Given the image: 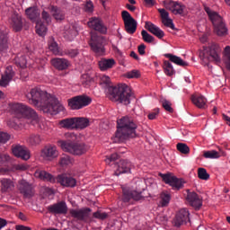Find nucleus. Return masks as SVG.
Instances as JSON below:
<instances>
[{"mask_svg": "<svg viewBox=\"0 0 230 230\" xmlns=\"http://www.w3.org/2000/svg\"><path fill=\"white\" fill-rule=\"evenodd\" d=\"M31 105L40 107L43 112L48 114H58L64 111V106L60 104L58 99L42 91L40 88H32L26 95Z\"/></svg>", "mask_w": 230, "mask_h": 230, "instance_id": "f257e3e1", "label": "nucleus"}, {"mask_svg": "<svg viewBox=\"0 0 230 230\" xmlns=\"http://www.w3.org/2000/svg\"><path fill=\"white\" fill-rule=\"evenodd\" d=\"M137 121L132 117L124 116L117 120V131L114 143H121L128 137H137Z\"/></svg>", "mask_w": 230, "mask_h": 230, "instance_id": "f03ea898", "label": "nucleus"}, {"mask_svg": "<svg viewBox=\"0 0 230 230\" xmlns=\"http://www.w3.org/2000/svg\"><path fill=\"white\" fill-rule=\"evenodd\" d=\"M108 94L111 102H119L124 105H129L132 98V91L127 84L108 87Z\"/></svg>", "mask_w": 230, "mask_h": 230, "instance_id": "7ed1b4c3", "label": "nucleus"}, {"mask_svg": "<svg viewBox=\"0 0 230 230\" xmlns=\"http://www.w3.org/2000/svg\"><path fill=\"white\" fill-rule=\"evenodd\" d=\"M12 112L14 115V118L18 119H22L25 118L26 119H30L31 123L35 127V125H39V115L35 111V110L26 106L23 103H14L12 105Z\"/></svg>", "mask_w": 230, "mask_h": 230, "instance_id": "20e7f679", "label": "nucleus"}, {"mask_svg": "<svg viewBox=\"0 0 230 230\" xmlns=\"http://www.w3.org/2000/svg\"><path fill=\"white\" fill-rule=\"evenodd\" d=\"M205 12L208 13L209 20L214 26V32L217 33L218 37H226L228 30L224 22V18H222L218 13L209 9V7H205Z\"/></svg>", "mask_w": 230, "mask_h": 230, "instance_id": "39448f33", "label": "nucleus"}, {"mask_svg": "<svg viewBox=\"0 0 230 230\" xmlns=\"http://www.w3.org/2000/svg\"><path fill=\"white\" fill-rule=\"evenodd\" d=\"M58 145L64 152H68L72 155H84L89 149L84 143H75L69 140H60Z\"/></svg>", "mask_w": 230, "mask_h": 230, "instance_id": "423d86ee", "label": "nucleus"}, {"mask_svg": "<svg viewBox=\"0 0 230 230\" xmlns=\"http://www.w3.org/2000/svg\"><path fill=\"white\" fill-rule=\"evenodd\" d=\"M90 48L97 55H103L105 49L103 44H105V37L99 35L96 32H92L91 40L89 41Z\"/></svg>", "mask_w": 230, "mask_h": 230, "instance_id": "0eeeda50", "label": "nucleus"}, {"mask_svg": "<svg viewBox=\"0 0 230 230\" xmlns=\"http://www.w3.org/2000/svg\"><path fill=\"white\" fill-rule=\"evenodd\" d=\"M91 98L85 95H77L71 99H68V107L72 109V111H79V109H84V107H87V105H91Z\"/></svg>", "mask_w": 230, "mask_h": 230, "instance_id": "6e6552de", "label": "nucleus"}, {"mask_svg": "<svg viewBox=\"0 0 230 230\" xmlns=\"http://www.w3.org/2000/svg\"><path fill=\"white\" fill-rule=\"evenodd\" d=\"M145 191V189L142 190H132L128 187H123L122 188V202L125 204H128L130 202V200H141L143 199V193Z\"/></svg>", "mask_w": 230, "mask_h": 230, "instance_id": "1a4fd4ad", "label": "nucleus"}, {"mask_svg": "<svg viewBox=\"0 0 230 230\" xmlns=\"http://www.w3.org/2000/svg\"><path fill=\"white\" fill-rule=\"evenodd\" d=\"M121 17L127 33H129V35L136 33V30H137V22L132 17V15H130V13H128V11H122Z\"/></svg>", "mask_w": 230, "mask_h": 230, "instance_id": "9d476101", "label": "nucleus"}, {"mask_svg": "<svg viewBox=\"0 0 230 230\" xmlns=\"http://www.w3.org/2000/svg\"><path fill=\"white\" fill-rule=\"evenodd\" d=\"M160 177L163 179L165 184H169V186H172L173 190H181V188H183L184 186V180L177 178L172 173H160Z\"/></svg>", "mask_w": 230, "mask_h": 230, "instance_id": "9b49d317", "label": "nucleus"}, {"mask_svg": "<svg viewBox=\"0 0 230 230\" xmlns=\"http://www.w3.org/2000/svg\"><path fill=\"white\" fill-rule=\"evenodd\" d=\"M218 53H220V46L217 43H212L209 47V56L206 55L204 52L200 53L199 56L202 57L203 60L218 64V62H220V56H218Z\"/></svg>", "mask_w": 230, "mask_h": 230, "instance_id": "f8f14e48", "label": "nucleus"}, {"mask_svg": "<svg viewBox=\"0 0 230 230\" xmlns=\"http://www.w3.org/2000/svg\"><path fill=\"white\" fill-rule=\"evenodd\" d=\"M18 190L22 195L23 199H31V197L35 195L33 186L30 182L26 181V180H22L19 181Z\"/></svg>", "mask_w": 230, "mask_h": 230, "instance_id": "ddd939ff", "label": "nucleus"}, {"mask_svg": "<svg viewBox=\"0 0 230 230\" xmlns=\"http://www.w3.org/2000/svg\"><path fill=\"white\" fill-rule=\"evenodd\" d=\"M187 222H190V211L186 208H181L172 220V225L174 227H181V226H184Z\"/></svg>", "mask_w": 230, "mask_h": 230, "instance_id": "4468645a", "label": "nucleus"}, {"mask_svg": "<svg viewBox=\"0 0 230 230\" xmlns=\"http://www.w3.org/2000/svg\"><path fill=\"white\" fill-rule=\"evenodd\" d=\"M90 214H91L90 208H84L80 209L70 210L71 217H73V218H76L77 220H80L81 222H87V219L89 218Z\"/></svg>", "mask_w": 230, "mask_h": 230, "instance_id": "2eb2a0df", "label": "nucleus"}, {"mask_svg": "<svg viewBox=\"0 0 230 230\" xmlns=\"http://www.w3.org/2000/svg\"><path fill=\"white\" fill-rule=\"evenodd\" d=\"M164 4L166 8V10H170L172 13L175 15H182L184 13V5L178 2H173L172 0H165L164 2Z\"/></svg>", "mask_w": 230, "mask_h": 230, "instance_id": "dca6fc26", "label": "nucleus"}, {"mask_svg": "<svg viewBox=\"0 0 230 230\" xmlns=\"http://www.w3.org/2000/svg\"><path fill=\"white\" fill-rule=\"evenodd\" d=\"M186 200L189 205L191 206V208H194L195 209H199V208H202V198L197 194L195 191H188L186 196Z\"/></svg>", "mask_w": 230, "mask_h": 230, "instance_id": "f3484780", "label": "nucleus"}, {"mask_svg": "<svg viewBox=\"0 0 230 230\" xmlns=\"http://www.w3.org/2000/svg\"><path fill=\"white\" fill-rule=\"evenodd\" d=\"M47 209L52 215H66L67 213V205L65 201H59L56 204L49 205Z\"/></svg>", "mask_w": 230, "mask_h": 230, "instance_id": "a211bd4d", "label": "nucleus"}, {"mask_svg": "<svg viewBox=\"0 0 230 230\" xmlns=\"http://www.w3.org/2000/svg\"><path fill=\"white\" fill-rule=\"evenodd\" d=\"M87 24L92 30H94V31H98L102 35L107 33V27L103 24V22L98 18H91Z\"/></svg>", "mask_w": 230, "mask_h": 230, "instance_id": "6ab92c4d", "label": "nucleus"}, {"mask_svg": "<svg viewBox=\"0 0 230 230\" xmlns=\"http://www.w3.org/2000/svg\"><path fill=\"white\" fill-rule=\"evenodd\" d=\"M56 181L66 188H75L76 186V180L71 176H67V174H59Z\"/></svg>", "mask_w": 230, "mask_h": 230, "instance_id": "aec40b11", "label": "nucleus"}, {"mask_svg": "<svg viewBox=\"0 0 230 230\" xmlns=\"http://www.w3.org/2000/svg\"><path fill=\"white\" fill-rule=\"evenodd\" d=\"M51 65L58 71H66L71 66V63L64 58H55L51 59Z\"/></svg>", "mask_w": 230, "mask_h": 230, "instance_id": "412c9836", "label": "nucleus"}, {"mask_svg": "<svg viewBox=\"0 0 230 230\" xmlns=\"http://www.w3.org/2000/svg\"><path fill=\"white\" fill-rule=\"evenodd\" d=\"M115 175H121V173H130V162L128 160H120L118 164H115Z\"/></svg>", "mask_w": 230, "mask_h": 230, "instance_id": "4be33fe9", "label": "nucleus"}, {"mask_svg": "<svg viewBox=\"0 0 230 230\" xmlns=\"http://www.w3.org/2000/svg\"><path fill=\"white\" fill-rule=\"evenodd\" d=\"M15 73L13 72V69L12 66H7L5 68L4 73L2 75V77L0 79V85L1 87H6L10 82H12V78H13Z\"/></svg>", "mask_w": 230, "mask_h": 230, "instance_id": "5701e85b", "label": "nucleus"}, {"mask_svg": "<svg viewBox=\"0 0 230 230\" xmlns=\"http://www.w3.org/2000/svg\"><path fill=\"white\" fill-rule=\"evenodd\" d=\"M41 155L51 161V159L58 157V150H57L55 146H47L42 149Z\"/></svg>", "mask_w": 230, "mask_h": 230, "instance_id": "b1692460", "label": "nucleus"}, {"mask_svg": "<svg viewBox=\"0 0 230 230\" xmlns=\"http://www.w3.org/2000/svg\"><path fill=\"white\" fill-rule=\"evenodd\" d=\"M13 154L15 155V157H20L23 161H28V159L31 157L30 150L22 146H14L13 148Z\"/></svg>", "mask_w": 230, "mask_h": 230, "instance_id": "393cba45", "label": "nucleus"}, {"mask_svg": "<svg viewBox=\"0 0 230 230\" xmlns=\"http://www.w3.org/2000/svg\"><path fill=\"white\" fill-rule=\"evenodd\" d=\"M11 28L15 32H19L22 31V26H24V22H22V18L19 14H13L11 18V22H9Z\"/></svg>", "mask_w": 230, "mask_h": 230, "instance_id": "a878e982", "label": "nucleus"}, {"mask_svg": "<svg viewBox=\"0 0 230 230\" xmlns=\"http://www.w3.org/2000/svg\"><path fill=\"white\" fill-rule=\"evenodd\" d=\"M145 28L146 30H148L150 33L155 35V37H157V39H163V37H164V31L151 22H146Z\"/></svg>", "mask_w": 230, "mask_h": 230, "instance_id": "bb28decb", "label": "nucleus"}, {"mask_svg": "<svg viewBox=\"0 0 230 230\" xmlns=\"http://www.w3.org/2000/svg\"><path fill=\"white\" fill-rule=\"evenodd\" d=\"M190 100L198 109H206V103H208V100L202 94L194 93L191 95Z\"/></svg>", "mask_w": 230, "mask_h": 230, "instance_id": "cd10ccee", "label": "nucleus"}, {"mask_svg": "<svg viewBox=\"0 0 230 230\" xmlns=\"http://www.w3.org/2000/svg\"><path fill=\"white\" fill-rule=\"evenodd\" d=\"M116 66V60L114 58H102L99 61V68L101 71H109Z\"/></svg>", "mask_w": 230, "mask_h": 230, "instance_id": "c85d7f7f", "label": "nucleus"}, {"mask_svg": "<svg viewBox=\"0 0 230 230\" xmlns=\"http://www.w3.org/2000/svg\"><path fill=\"white\" fill-rule=\"evenodd\" d=\"M35 177H38V179H40L41 181H44L45 182H55L57 179L51 173L42 171V170H38L34 173Z\"/></svg>", "mask_w": 230, "mask_h": 230, "instance_id": "c756f323", "label": "nucleus"}, {"mask_svg": "<svg viewBox=\"0 0 230 230\" xmlns=\"http://www.w3.org/2000/svg\"><path fill=\"white\" fill-rule=\"evenodd\" d=\"M25 14L32 22H37L40 17V11L36 6L29 7L25 10Z\"/></svg>", "mask_w": 230, "mask_h": 230, "instance_id": "7c9ffc66", "label": "nucleus"}, {"mask_svg": "<svg viewBox=\"0 0 230 230\" xmlns=\"http://www.w3.org/2000/svg\"><path fill=\"white\" fill-rule=\"evenodd\" d=\"M164 57H165V58H168L170 62H172V64H176V66H180L181 67H188L189 66L188 62L182 60V58L173 54L167 53L164 54Z\"/></svg>", "mask_w": 230, "mask_h": 230, "instance_id": "2f4dec72", "label": "nucleus"}, {"mask_svg": "<svg viewBox=\"0 0 230 230\" xmlns=\"http://www.w3.org/2000/svg\"><path fill=\"white\" fill-rule=\"evenodd\" d=\"M8 49V32L4 30H0V53Z\"/></svg>", "mask_w": 230, "mask_h": 230, "instance_id": "473e14b6", "label": "nucleus"}, {"mask_svg": "<svg viewBox=\"0 0 230 230\" xmlns=\"http://www.w3.org/2000/svg\"><path fill=\"white\" fill-rule=\"evenodd\" d=\"M50 13L54 19L57 21H64L66 19V13L55 5L50 7Z\"/></svg>", "mask_w": 230, "mask_h": 230, "instance_id": "72a5a7b5", "label": "nucleus"}, {"mask_svg": "<svg viewBox=\"0 0 230 230\" xmlns=\"http://www.w3.org/2000/svg\"><path fill=\"white\" fill-rule=\"evenodd\" d=\"M75 128L84 130L90 125L89 119L84 117H75Z\"/></svg>", "mask_w": 230, "mask_h": 230, "instance_id": "f704fd0d", "label": "nucleus"}, {"mask_svg": "<svg viewBox=\"0 0 230 230\" xmlns=\"http://www.w3.org/2000/svg\"><path fill=\"white\" fill-rule=\"evenodd\" d=\"M59 125L62 127V128H68L73 130L75 128V117L62 119L59 121Z\"/></svg>", "mask_w": 230, "mask_h": 230, "instance_id": "c9c22d12", "label": "nucleus"}, {"mask_svg": "<svg viewBox=\"0 0 230 230\" xmlns=\"http://www.w3.org/2000/svg\"><path fill=\"white\" fill-rule=\"evenodd\" d=\"M48 32V27L42 21L36 22V33L40 35V37H44Z\"/></svg>", "mask_w": 230, "mask_h": 230, "instance_id": "e433bc0d", "label": "nucleus"}, {"mask_svg": "<svg viewBox=\"0 0 230 230\" xmlns=\"http://www.w3.org/2000/svg\"><path fill=\"white\" fill-rule=\"evenodd\" d=\"M40 141H42V138H40V135L37 134H31L27 138V143L31 145V146H37V145H40Z\"/></svg>", "mask_w": 230, "mask_h": 230, "instance_id": "4c0bfd02", "label": "nucleus"}, {"mask_svg": "<svg viewBox=\"0 0 230 230\" xmlns=\"http://www.w3.org/2000/svg\"><path fill=\"white\" fill-rule=\"evenodd\" d=\"M163 67L167 76H173V75H175V70L173 69V66L172 63H170V61L164 60Z\"/></svg>", "mask_w": 230, "mask_h": 230, "instance_id": "58836bf2", "label": "nucleus"}, {"mask_svg": "<svg viewBox=\"0 0 230 230\" xmlns=\"http://www.w3.org/2000/svg\"><path fill=\"white\" fill-rule=\"evenodd\" d=\"M49 49L54 53V55H60V50H58V44L55 41V38L51 37L49 40Z\"/></svg>", "mask_w": 230, "mask_h": 230, "instance_id": "ea45409f", "label": "nucleus"}, {"mask_svg": "<svg viewBox=\"0 0 230 230\" xmlns=\"http://www.w3.org/2000/svg\"><path fill=\"white\" fill-rule=\"evenodd\" d=\"M203 157L205 159H218L220 158V153L215 150L204 151Z\"/></svg>", "mask_w": 230, "mask_h": 230, "instance_id": "a19ab883", "label": "nucleus"}, {"mask_svg": "<svg viewBox=\"0 0 230 230\" xmlns=\"http://www.w3.org/2000/svg\"><path fill=\"white\" fill-rule=\"evenodd\" d=\"M161 206L162 208H166L170 204V199H172L168 192H162L160 195Z\"/></svg>", "mask_w": 230, "mask_h": 230, "instance_id": "79ce46f5", "label": "nucleus"}, {"mask_svg": "<svg viewBox=\"0 0 230 230\" xmlns=\"http://www.w3.org/2000/svg\"><path fill=\"white\" fill-rule=\"evenodd\" d=\"M73 164V159H71L70 155H63L60 156L59 164L61 166H69V164Z\"/></svg>", "mask_w": 230, "mask_h": 230, "instance_id": "37998d69", "label": "nucleus"}, {"mask_svg": "<svg viewBox=\"0 0 230 230\" xmlns=\"http://www.w3.org/2000/svg\"><path fill=\"white\" fill-rule=\"evenodd\" d=\"M198 177L201 181H208L209 173H208V171L205 168L201 167L198 169Z\"/></svg>", "mask_w": 230, "mask_h": 230, "instance_id": "c03bdc74", "label": "nucleus"}, {"mask_svg": "<svg viewBox=\"0 0 230 230\" xmlns=\"http://www.w3.org/2000/svg\"><path fill=\"white\" fill-rule=\"evenodd\" d=\"M176 148L178 152H181V154H184L187 155V154H190V146L184 143H178L176 146Z\"/></svg>", "mask_w": 230, "mask_h": 230, "instance_id": "a18cd8bd", "label": "nucleus"}, {"mask_svg": "<svg viewBox=\"0 0 230 230\" xmlns=\"http://www.w3.org/2000/svg\"><path fill=\"white\" fill-rule=\"evenodd\" d=\"M142 39L144 42H147L148 44L154 42L155 40V38L154 36L150 35L146 31L143 30L141 31Z\"/></svg>", "mask_w": 230, "mask_h": 230, "instance_id": "49530a36", "label": "nucleus"}, {"mask_svg": "<svg viewBox=\"0 0 230 230\" xmlns=\"http://www.w3.org/2000/svg\"><path fill=\"white\" fill-rule=\"evenodd\" d=\"M1 182L5 191L6 190H12L13 188V181H12V180L3 179Z\"/></svg>", "mask_w": 230, "mask_h": 230, "instance_id": "de8ad7c7", "label": "nucleus"}, {"mask_svg": "<svg viewBox=\"0 0 230 230\" xmlns=\"http://www.w3.org/2000/svg\"><path fill=\"white\" fill-rule=\"evenodd\" d=\"M15 63L17 66H19V67L24 69V67H26V64H28V61L26 60L25 56H21L20 58H16Z\"/></svg>", "mask_w": 230, "mask_h": 230, "instance_id": "09e8293b", "label": "nucleus"}, {"mask_svg": "<svg viewBox=\"0 0 230 230\" xmlns=\"http://www.w3.org/2000/svg\"><path fill=\"white\" fill-rule=\"evenodd\" d=\"M162 107H164L167 112H173V108H172V102H170V101L168 100L162 101Z\"/></svg>", "mask_w": 230, "mask_h": 230, "instance_id": "8fccbe9b", "label": "nucleus"}, {"mask_svg": "<svg viewBox=\"0 0 230 230\" xmlns=\"http://www.w3.org/2000/svg\"><path fill=\"white\" fill-rule=\"evenodd\" d=\"M93 216L94 218H98L99 220H105L109 217V214L105 212L97 211L94 212Z\"/></svg>", "mask_w": 230, "mask_h": 230, "instance_id": "3c124183", "label": "nucleus"}, {"mask_svg": "<svg viewBox=\"0 0 230 230\" xmlns=\"http://www.w3.org/2000/svg\"><path fill=\"white\" fill-rule=\"evenodd\" d=\"M119 155H118V154L114 153L112 154L110 157H108L106 159V164H116L115 162L117 161V159H119Z\"/></svg>", "mask_w": 230, "mask_h": 230, "instance_id": "603ef678", "label": "nucleus"}, {"mask_svg": "<svg viewBox=\"0 0 230 230\" xmlns=\"http://www.w3.org/2000/svg\"><path fill=\"white\" fill-rule=\"evenodd\" d=\"M127 78H139L141 73L139 70H131L126 74Z\"/></svg>", "mask_w": 230, "mask_h": 230, "instance_id": "864d4df0", "label": "nucleus"}, {"mask_svg": "<svg viewBox=\"0 0 230 230\" xmlns=\"http://www.w3.org/2000/svg\"><path fill=\"white\" fill-rule=\"evenodd\" d=\"M163 24H164L167 28H171V30H177L175 28V24H173V21L170 18H166L165 20H162Z\"/></svg>", "mask_w": 230, "mask_h": 230, "instance_id": "5fc2aeb1", "label": "nucleus"}, {"mask_svg": "<svg viewBox=\"0 0 230 230\" xmlns=\"http://www.w3.org/2000/svg\"><path fill=\"white\" fill-rule=\"evenodd\" d=\"M78 49H66L65 50V55H66V57H69L70 58H75V57H78Z\"/></svg>", "mask_w": 230, "mask_h": 230, "instance_id": "6e6d98bb", "label": "nucleus"}, {"mask_svg": "<svg viewBox=\"0 0 230 230\" xmlns=\"http://www.w3.org/2000/svg\"><path fill=\"white\" fill-rule=\"evenodd\" d=\"M41 17H42L43 21H45V22L47 24H49V22H51V15H49L48 12L43 11L41 13Z\"/></svg>", "mask_w": 230, "mask_h": 230, "instance_id": "4d7b16f0", "label": "nucleus"}, {"mask_svg": "<svg viewBox=\"0 0 230 230\" xmlns=\"http://www.w3.org/2000/svg\"><path fill=\"white\" fill-rule=\"evenodd\" d=\"M14 170H19L20 172H25L28 170V164H18L13 165Z\"/></svg>", "mask_w": 230, "mask_h": 230, "instance_id": "13d9d810", "label": "nucleus"}, {"mask_svg": "<svg viewBox=\"0 0 230 230\" xmlns=\"http://www.w3.org/2000/svg\"><path fill=\"white\" fill-rule=\"evenodd\" d=\"M158 115H159V108H156L147 115V118L148 119H155Z\"/></svg>", "mask_w": 230, "mask_h": 230, "instance_id": "bf43d9fd", "label": "nucleus"}, {"mask_svg": "<svg viewBox=\"0 0 230 230\" xmlns=\"http://www.w3.org/2000/svg\"><path fill=\"white\" fill-rule=\"evenodd\" d=\"M10 140V136L8 133L0 132V143H6Z\"/></svg>", "mask_w": 230, "mask_h": 230, "instance_id": "052dcab7", "label": "nucleus"}, {"mask_svg": "<svg viewBox=\"0 0 230 230\" xmlns=\"http://www.w3.org/2000/svg\"><path fill=\"white\" fill-rule=\"evenodd\" d=\"M158 12L162 17V21H164L165 19L170 18V13H168V12H166L165 9H158Z\"/></svg>", "mask_w": 230, "mask_h": 230, "instance_id": "680f3d73", "label": "nucleus"}, {"mask_svg": "<svg viewBox=\"0 0 230 230\" xmlns=\"http://www.w3.org/2000/svg\"><path fill=\"white\" fill-rule=\"evenodd\" d=\"M111 84V77H109V75H102L101 76V84H104V85H110Z\"/></svg>", "mask_w": 230, "mask_h": 230, "instance_id": "e2e57ef3", "label": "nucleus"}, {"mask_svg": "<svg viewBox=\"0 0 230 230\" xmlns=\"http://www.w3.org/2000/svg\"><path fill=\"white\" fill-rule=\"evenodd\" d=\"M10 161V155L0 154V164H4Z\"/></svg>", "mask_w": 230, "mask_h": 230, "instance_id": "0e129e2a", "label": "nucleus"}, {"mask_svg": "<svg viewBox=\"0 0 230 230\" xmlns=\"http://www.w3.org/2000/svg\"><path fill=\"white\" fill-rule=\"evenodd\" d=\"M85 12L91 13L93 10H94V5L93 4V2L89 1L86 3L84 7Z\"/></svg>", "mask_w": 230, "mask_h": 230, "instance_id": "69168bd1", "label": "nucleus"}, {"mask_svg": "<svg viewBox=\"0 0 230 230\" xmlns=\"http://www.w3.org/2000/svg\"><path fill=\"white\" fill-rule=\"evenodd\" d=\"M145 49H146V46L145 44H141L138 46V53L139 55H145Z\"/></svg>", "mask_w": 230, "mask_h": 230, "instance_id": "338daca9", "label": "nucleus"}, {"mask_svg": "<svg viewBox=\"0 0 230 230\" xmlns=\"http://www.w3.org/2000/svg\"><path fill=\"white\" fill-rule=\"evenodd\" d=\"M16 230H31L30 226H24L22 225H18L15 226Z\"/></svg>", "mask_w": 230, "mask_h": 230, "instance_id": "774afa93", "label": "nucleus"}]
</instances>
